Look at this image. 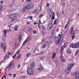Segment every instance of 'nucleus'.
<instances>
[{"instance_id": "774afa93", "label": "nucleus", "mask_w": 79, "mask_h": 79, "mask_svg": "<svg viewBox=\"0 0 79 79\" xmlns=\"http://www.w3.org/2000/svg\"><path fill=\"white\" fill-rule=\"evenodd\" d=\"M37 23H34V25H35V24H36Z\"/></svg>"}, {"instance_id": "423d86ee", "label": "nucleus", "mask_w": 79, "mask_h": 79, "mask_svg": "<svg viewBox=\"0 0 79 79\" xmlns=\"http://www.w3.org/2000/svg\"><path fill=\"white\" fill-rule=\"evenodd\" d=\"M26 6H27V7L28 9H31V8H32L34 7V5L32 3H31L27 4L26 5Z\"/></svg>"}, {"instance_id": "bf43d9fd", "label": "nucleus", "mask_w": 79, "mask_h": 79, "mask_svg": "<svg viewBox=\"0 0 79 79\" xmlns=\"http://www.w3.org/2000/svg\"><path fill=\"white\" fill-rule=\"evenodd\" d=\"M42 27H43V29H44H44H45V27L44 26H42Z\"/></svg>"}, {"instance_id": "2eb2a0df", "label": "nucleus", "mask_w": 79, "mask_h": 79, "mask_svg": "<svg viewBox=\"0 0 79 79\" xmlns=\"http://www.w3.org/2000/svg\"><path fill=\"white\" fill-rule=\"evenodd\" d=\"M27 6L26 5L25 6H24L23 9H22V11H25V10H27V9H28L27 7Z\"/></svg>"}, {"instance_id": "680f3d73", "label": "nucleus", "mask_w": 79, "mask_h": 79, "mask_svg": "<svg viewBox=\"0 0 79 79\" xmlns=\"http://www.w3.org/2000/svg\"><path fill=\"white\" fill-rule=\"evenodd\" d=\"M11 19L13 21H15V19Z\"/></svg>"}, {"instance_id": "c9c22d12", "label": "nucleus", "mask_w": 79, "mask_h": 79, "mask_svg": "<svg viewBox=\"0 0 79 79\" xmlns=\"http://www.w3.org/2000/svg\"><path fill=\"white\" fill-rule=\"evenodd\" d=\"M16 53L18 55H19V50H18L16 52Z\"/></svg>"}, {"instance_id": "3c124183", "label": "nucleus", "mask_w": 79, "mask_h": 79, "mask_svg": "<svg viewBox=\"0 0 79 79\" xmlns=\"http://www.w3.org/2000/svg\"><path fill=\"white\" fill-rule=\"evenodd\" d=\"M18 68H20V67H21V65L18 64Z\"/></svg>"}, {"instance_id": "7ed1b4c3", "label": "nucleus", "mask_w": 79, "mask_h": 79, "mask_svg": "<svg viewBox=\"0 0 79 79\" xmlns=\"http://www.w3.org/2000/svg\"><path fill=\"white\" fill-rule=\"evenodd\" d=\"M70 47H72V48H79V41L75 43L74 44H71L70 45Z\"/></svg>"}, {"instance_id": "9d476101", "label": "nucleus", "mask_w": 79, "mask_h": 79, "mask_svg": "<svg viewBox=\"0 0 79 79\" xmlns=\"http://www.w3.org/2000/svg\"><path fill=\"white\" fill-rule=\"evenodd\" d=\"M39 9H37L36 10L33 11L34 13H36V14H39Z\"/></svg>"}, {"instance_id": "0eeeda50", "label": "nucleus", "mask_w": 79, "mask_h": 79, "mask_svg": "<svg viewBox=\"0 0 79 79\" xmlns=\"http://www.w3.org/2000/svg\"><path fill=\"white\" fill-rule=\"evenodd\" d=\"M39 68H37V70L38 71H42V69H44V68H43V67H42V64H40L39 66Z\"/></svg>"}, {"instance_id": "c85d7f7f", "label": "nucleus", "mask_w": 79, "mask_h": 79, "mask_svg": "<svg viewBox=\"0 0 79 79\" xmlns=\"http://www.w3.org/2000/svg\"><path fill=\"white\" fill-rule=\"evenodd\" d=\"M27 39V41H28V40H31L32 39V38L31 37H28Z\"/></svg>"}, {"instance_id": "6ab92c4d", "label": "nucleus", "mask_w": 79, "mask_h": 79, "mask_svg": "<svg viewBox=\"0 0 79 79\" xmlns=\"http://www.w3.org/2000/svg\"><path fill=\"white\" fill-rule=\"evenodd\" d=\"M18 25H16L15 26V31H16L18 30Z\"/></svg>"}, {"instance_id": "393cba45", "label": "nucleus", "mask_w": 79, "mask_h": 79, "mask_svg": "<svg viewBox=\"0 0 79 79\" xmlns=\"http://www.w3.org/2000/svg\"><path fill=\"white\" fill-rule=\"evenodd\" d=\"M13 65V66H14V64H13V63L12 62H11L10 63V66H11L12 65Z\"/></svg>"}, {"instance_id": "09e8293b", "label": "nucleus", "mask_w": 79, "mask_h": 79, "mask_svg": "<svg viewBox=\"0 0 79 79\" xmlns=\"http://www.w3.org/2000/svg\"><path fill=\"white\" fill-rule=\"evenodd\" d=\"M47 7H48V6H49L50 5V4H48V3H47Z\"/></svg>"}, {"instance_id": "f8f14e48", "label": "nucleus", "mask_w": 79, "mask_h": 79, "mask_svg": "<svg viewBox=\"0 0 79 79\" xmlns=\"http://www.w3.org/2000/svg\"><path fill=\"white\" fill-rule=\"evenodd\" d=\"M30 66L32 68H34L35 66V62H33L32 63L30 64Z\"/></svg>"}, {"instance_id": "c756f323", "label": "nucleus", "mask_w": 79, "mask_h": 79, "mask_svg": "<svg viewBox=\"0 0 79 79\" xmlns=\"http://www.w3.org/2000/svg\"><path fill=\"white\" fill-rule=\"evenodd\" d=\"M67 53H68V54H71V51L69 50V51H67Z\"/></svg>"}, {"instance_id": "69168bd1", "label": "nucleus", "mask_w": 79, "mask_h": 79, "mask_svg": "<svg viewBox=\"0 0 79 79\" xmlns=\"http://www.w3.org/2000/svg\"><path fill=\"white\" fill-rule=\"evenodd\" d=\"M30 24V23L28 22L27 23V24Z\"/></svg>"}, {"instance_id": "e433bc0d", "label": "nucleus", "mask_w": 79, "mask_h": 79, "mask_svg": "<svg viewBox=\"0 0 79 79\" xmlns=\"http://www.w3.org/2000/svg\"><path fill=\"white\" fill-rule=\"evenodd\" d=\"M66 43H65L64 45L62 47H64V48H65V47H66Z\"/></svg>"}, {"instance_id": "20e7f679", "label": "nucleus", "mask_w": 79, "mask_h": 79, "mask_svg": "<svg viewBox=\"0 0 79 79\" xmlns=\"http://www.w3.org/2000/svg\"><path fill=\"white\" fill-rule=\"evenodd\" d=\"M27 72L29 75H33L32 69L30 68H28L27 69Z\"/></svg>"}, {"instance_id": "bb28decb", "label": "nucleus", "mask_w": 79, "mask_h": 79, "mask_svg": "<svg viewBox=\"0 0 79 79\" xmlns=\"http://www.w3.org/2000/svg\"><path fill=\"white\" fill-rule=\"evenodd\" d=\"M31 55V53H28L27 54L26 56L27 57H29V56Z\"/></svg>"}, {"instance_id": "8fccbe9b", "label": "nucleus", "mask_w": 79, "mask_h": 79, "mask_svg": "<svg viewBox=\"0 0 79 79\" xmlns=\"http://www.w3.org/2000/svg\"><path fill=\"white\" fill-rule=\"evenodd\" d=\"M7 54H8V55H9L8 56H9V55H10V54H11V53H10V52H7Z\"/></svg>"}, {"instance_id": "a18cd8bd", "label": "nucleus", "mask_w": 79, "mask_h": 79, "mask_svg": "<svg viewBox=\"0 0 79 79\" xmlns=\"http://www.w3.org/2000/svg\"><path fill=\"white\" fill-rule=\"evenodd\" d=\"M44 52H44L43 51L41 52V53H39V54H44Z\"/></svg>"}, {"instance_id": "2f4dec72", "label": "nucleus", "mask_w": 79, "mask_h": 79, "mask_svg": "<svg viewBox=\"0 0 79 79\" xmlns=\"http://www.w3.org/2000/svg\"><path fill=\"white\" fill-rule=\"evenodd\" d=\"M7 56H8V55L6 54L5 55V56L4 57V60L6 59V57H7Z\"/></svg>"}, {"instance_id": "ea45409f", "label": "nucleus", "mask_w": 79, "mask_h": 79, "mask_svg": "<svg viewBox=\"0 0 79 79\" xmlns=\"http://www.w3.org/2000/svg\"><path fill=\"white\" fill-rule=\"evenodd\" d=\"M33 34H36V33H37V31H35L33 32Z\"/></svg>"}, {"instance_id": "a211bd4d", "label": "nucleus", "mask_w": 79, "mask_h": 79, "mask_svg": "<svg viewBox=\"0 0 79 79\" xmlns=\"http://www.w3.org/2000/svg\"><path fill=\"white\" fill-rule=\"evenodd\" d=\"M13 16L14 18H15L16 16L15 14H11L10 15V16Z\"/></svg>"}, {"instance_id": "6e6552de", "label": "nucleus", "mask_w": 79, "mask_h": 79, "mask_svg": "<svg viewBox=\"0 0 79 79\" xmlns=\"http://www.w3.org/2000/svg\"><path fill=\"white\" fill-rule=\"evenodd\" d=\"M28 30V33H32L33 32V29H32V28L31 27H29Z\"/></svg>"}, {"instance_id": "603ef678", "label": "nucleus", "mask_w": 79, "mask_h": 79, "mask_svg": "<svg viewBox=\"0 0 79 79\" xmlns=\"http://www.w3.org/2000/svg\"><path fill=\"white\" fill-rule=\"evenodd\" d=\"M1 3V4H3V2L2 1H1L0 2Z\"/></svg>"}, {"instance_id": "79ce46f5", "label": "nucleus", "mask_w": 79, "mask_h": 79, "mask_svg": "<svg viewBox=\"0 0 79 79\" xmlns=\"http://www.w3.org/2000/svg\"><path fill=\"white\" fill-rule=\"evenodd\" d=\"M26 1L28 2H31V0H26Z\"/></svg>"}, {"instance_id": "473e14b6", "label": "nucleus", "mask_w": 79, "mask_h": 79, "mask_svg": "<svg viewBox=\"0 0 79 79\" xmlns=\"http://www.w3.org/2000/svg\"><path fill=\"white\" fill-rule=\"evenodd\" d=\"M54 19H55V15H54L53 14L52 17V20Z\"/></svg>"}, {"instance_id": "f3484780", "label": "nucleus", "mask_w": 79, "mask_h": 79, "mask_svg": "<svg viewBox=\"0 0 79 79\" xmlns=\"http://www.w3.org/2000/svg\"><path fill=\"white\" fill-rule=\"evenodd\" d=\"M5 45V44L3 43H1V46L2 48H3L4 47V46Z\"/></svg>"}, {"instance_id": "9b49d317", "label": "nucleus", "mask_w": 79, "mask_h": 79, "mask_svg": "<svg viewBox=\"0 0 79 79\" xmlns=\"http://www.w3.org/2000/svg\"><path fill=\"white\" fill-rule=\"evenodd\" d=\"M33 53H35L38 55L39 53V50L38 49H35L33 51Z\"/></svg>"}, {"instance_id": "4468645a", "label": "nucleus", "mask_w": 79, "mask_h": 79, "mask_svg": "<svg viewBox=\"0 0 79 79\" xmlns=\"http://www.w3.org/2000/svg\"><path fill=\"white\" fill-rule=\"evenodd\" d=\"M19 40L20 42H21V40H22V36L21 35H20L19 37Z\"/></svg>"}, {"instance_id": "58836bf2", "label": "nucleus", "mask_w": 79, "mask_h": 79, "mask_svg": "<svg viewBox=\"0 0 79 79\" xmlns=\"http://www.w3.org/2000/svg\"><path fill=\"white\" fill-rule=\"evenodd\" d=\"M12 25H13V24H11L8 26L9 27L10 29V26H12Z\"/></svg>"}, {"instance_id": "5fc2aeb1", "label": "nucleus", "mask_w": 79, "mask_h": 79, "mask_svg": "<svg viewBox=\"0 0 79 79\" xmlns=\"http://www.w3.org/2000/svg\"><path fill=\"white\" fill-rule=\"evenodd\" d=\"M58 36H59V38H60V39H61V34H59V35H58Z\"/></svg>"}, {"instance_id": "412c9836", "label": "nucleus", "mask_w": 79, "mask_h": 79, "mask_svg": "<svg viewBox=\"0 0 79 79\" xmlns=\"http://www.w3.org/2000/svg\"><path fill=\"white\" fill-rule=\"evenodd\" d=\"M42 48H44L46 47V44H43L42 45Z\"/></svg>"}, {"instance_id": "4d7b16f0", "label": "nucleus", "mask_w": 79, "mask_h": 79, "mask_svg": "<svg viewBox=\"0 0 79 79\" xmlns=\"http://www.w3.org/2000/svg\"><path fill=\"white\" fill-rule=\"evenodd\" d=\"M2 7H0V12H1V11H2Z\"/></svg>"}, {"instance_id": "39448f33", "label": "nucleus", "mask_w": 79, "mask_h": 79, "mask_svg": "<svg viewBox=\"0 0 79 79\" xmlns=\"http://www.w3.org/2000/svg\"><path fill=\"white\" fill-rule=\"evenodd\" d=\"M61 39V37H58L55 39V42L56 45H58L60 43V41Z\"/></svg>"}, {"instance_id": "4c0bfd02", "label": "nucleus", "mask_w": 79, "mask_h": 79, "mask_svg": "<svg viewBox=\"0 0 79 79\" xmlns=\"http://www.w3.org/2000/svg\"><path fill=\"white\" fill-rule=\"evenodd\" d=\"M20 57H21V54L19 55V56L18 57H17V59L19 60V58H20Z\"/></svg>"}, {"instance_id": "f704fd0d", "label": "nucleus", "mask_w": 79, "mask_h": 79, "mask_svg": "<svg viewBox=\"0 0 79 79\" xmlns=\"http://www.w3.org/2000/svg\"><path fill=\"white\" fill-rule=\"evenodd\" d=\"M79 52V50H77L75 53V55H77L78 54V52Z\"/></svg>"}, {"instance_id": "5701e85b", "label": "nucleus", "mask_w": 79, "mask_h": 79, "mask_svg": "<svg viewBox=\"0 0 79 79\" xmlns=\"http://www.w3.org/2000/svg\"><path fill=\"white\" fill-rule=\"evenodd\" d=\"M27 41H28L27 40V39H26L25 40V41H24V42L23 43V45H24V44H26V42H27Z\"/></svg>"}, {"instance_id": "f257e3e1", "label": "nucleus", "mask_w": 79, "mask_h": 79, "mask_svg": "<svg viewBox=\"0 0 79 79\" xmlns=\"http://www.w3.org/2000/svg\"><path fill=\"white\" fill-rule=\"evenodd\" d=\"M74 64L70 63L68 64V67L65 70V72L66 74H69L70 71L71 69V68L74 66Z\"/></svg>"}, {"instance_id": "338daca9", "label": "nucleus", "mask_w": 79, "mask_h": 79, "mask_svg": "<svg viewBox=\"0 0 79 79\" xmlns=\"http://www.w3.org/2000/svg\"><path fill=\"white\" fill-rule=\"evenodd\" d=\"M4 77L2 76V77L1 79H3Z\"/></svg>"}, {"instance_id": "f03ea898", "label": "nucleus", "mask_w": 79, "mask_h": 79, "mask_svg": "<svg viewBox=\"0 0 79 79\" xmlns=\"http://www.w3.org/2000/svg\"><path fill=\"white\" fill-rule=\"evenodd\" d=\"M74 27H71L70 28V35H72L71 39L73 40L74 39V37H75V33H73L74 31Z\"/></svg>"}, {"instance_id": "49530a36", "label": "nucleus", "mask_w": 79, "mask_h": 79, "mask_svg": "<svg viewBox=\"0 0 79 79\" xmlns=\"http://www.w3.org/2000/svg\"><path fill=\"white\" fill-rule=\"evenodd\" d=\"M29 18H30V19L31 20H32V16H31L30 17H29Z\"/></svg>"}, {"instance_id": "864d4df0", "label": "nucleus", "mask_w": 79, "mask_h": 79, "mask_svg": "<svg viewBox=\"0 0 79 79\" xmlns=\"http://www.w3.org/2000/svg\"><path fill=\"white\" fill-rule=\"evenodd\" d=\"M16 74H13V77H16Z\"/></svg>"}, {"instance_id": "c03bdc74", "label": "nucleus", "mask_w": 79, "mask_h": 79, "mask_svg": "<svg viewBox=\"0 0 79 79\" xmlns=\"http://www.w3.org/2000/svg\"><path fill=\"white\" fill-rule=\"evenodd\" d=\"M11 68V65H9L8 66V68L9 69H10Z\"/></svg>"}, {"instance_id": "0e129e2a", "label": "nucleus", "mask_w": 79, "mask_h": 79, "mask_svg": "<svg viewBox=\"0 0 79 79\" xmlns=\"http://www.w3.org/2000/svg\"><path fill=\"white\" fill-rule=\"evenodd\" d=\"M39 21V23H40V24H42V23L40 22V19Z\"/></svg>"}, {"instance_id": "a19ab883", "label": "nucleus", "mask_w": 79, "mask_h": 79, "mask_svg": "<svg viewBox=\"0 0 79 79\" xmlns=\"http://www.w3.org/2000/svg\"><path fill=\"white\" fill-rule=\"evenodd\" d=\"M16 54H15V55L12 57L13 58H15L16 57Z\"/></svg>"}, {"instance_id": "1a4fd4ad", "label": "nucleus", "mask_w": 79, "mask_h": 79, "mask_svg": "<svg viewBox=\"0 0 79 79\" xmlns=\"http://www.w3.org/2000/svg\"><path fill=\"white\" fill-rule=\"evenodd\" d=\"M64 48V46H62L60 50V54H61V55H63V50Z\"/></svg>"}, {"instance_id": "aec40b11", "label": "nucleus", "mask_w": 79, "mask_h": 79, "mask_svg": "<svg viewBox=\"0 0 79 79\" xmlns=\"http://www.w3.org/2000/svg\"><path fill=\"white\" fill-rule=\"evenodd\" d=\"M76 77L77 78H79V73H76Z\"/></svg>"}, {"instance_id": "37998d69", "label": "nucleus", "mask_w": 79, "mask_h": 79, "mask_svg": "<svg viewBox=\"0 0 79 79\" xmlns=\"http://www.w3.org/2000/svg\"><path fill=\"white\" fill-rule=\"evenodd\" d=\"M14 18H15V20H17V21H18V19H17V18L16 17H14Z\"/></svg>"}, {"instance_id": "ddd939ff", "label": "nucleus", "mask_w": 79, "mask_h": 79, "mask_svg": "<svg viewBox=\"0 0 79 79\" xmlns=\"http://www.w3.org/2000/svg\"><path fill=\"white\" fill-rule=\"evenodd\" d=\"M3 31L4 33V36L5 37H6V32H9V30L8 29H7L6 30H4Z\"/></svg>"}, {"instance_id": "6e6d98bb", "label": "nucleus", "mask_w": 79, "mask_h": 79, "mask_svg": "<svg viewBox=\"0 0 79 79\" xmlns=\"http://www.w3.org/2000/svg\"><path fill=\"white\" fill-rule=\"evenodd\" d=\"M62 62H64V59H62Z\"/></svg>"}, {"instance_id": "e2e57ef3", "label": "nucleus", "mask_w": 79, "mask_h": 79, "mask_svg": "<svg viewBox=\"0 0 79 79\" xmlns=\"http://www.w3.org/2000/svg\"><path fill=\"white\" fill-rule=\"evenodd\" d=\"M4 78H5V79H6V75H5L4 76Z\"/></svg>"}, {"instance_id": "7c9ffc66", "label": "nucleus", "mask_w": 79, "mask_h": 79, "mask_svg": "<svg viewBox=\"0 0 79 79\" xmlns=\"http://www.w3.org/2000/svg\"><path fill=\"white\" fill-rule=\"evenodd\" d=\"M45 56H43L42 57H41V58L40 59V60H42L43 59H44L45 58Z\"/></svg>"}, {"instance_id": "72a5a7b5", "label": "nucleus", "mask_w": 79, "mask_h": 79, "mask_svg": "<svg viewBox=\"0 0 79 79\" xmlns=\"http://www.w3.org/2000/svg\"><path fill=\"white\" fill-rule=\"evenodd\" d=\"M6 46L5 45L4 48H3V50L5 52H6V51H5V49H6Z\"/></svg>"}, {"instance_id": "de8ad7c7", "label": "nucleus", "mask_w": 79, "mask_h": 79, "mask_svg": "<svg viewBox=\"0 0 79 79\" xmlns=\"http://www.w3.org/2000/svg\"><path fill=\"white\" fill-rule=\"evenodd\" d=\"M65 4H66V3H64V2H63V3H62V5H63V6H64Z\"/></svg>"}, {"instance_id": "13d9d810", "label": "nucleus", "mask_w": 79, "mask_h": 79, "mask_svg": "<svg viewBox=\"0 0 79 79\" xmlns=\"http://www.w3.org/2000/svg\"><path fill=\"white\" fill-rule=\"evenodd\" d=\"M42 33L43 34H45V32H44V31H42Z\"/></svg>"}, {"instance_id": "052dcab7", "label": "nucleus", "mask_w": 79, "mask_h": 79, "mask_svg": "<svg viewBox=\"0 0 79 79\" xmlns=\"http://www.w3.org/2000/svg\"><path fill=\"white\" fill-rule=\"evenodd\" d=\"M40 24H39V23H38V27H39V28H40Z\"/></svg>"}, {"instance_id": "cd10ccee", "label": "nucleus", "mask_w": 79, "mask_h": 79, "mask_svg": "<svg viewBox=\"0 0 79 79\" xmlns=\"http://www.w3.org/2000/svg\"><path fill=\"white\" fill-rule=\"evenodd\" d=\"M68 23H69V21L68 22V23L66 24V25L65 26L64 29H66L67 28V27L68 26Z\"/></svg>"}, {"instance_id": "a878e982", "label": "nucleus", "mask_w": 79, "mask_h": 79, "mask_svg": "<svg viewBox=\"0 0 79 79\" xmlns=\"http://www.w3.org/2000/svg\"><path fill=\"white\" fill-rule=\"evenodd\" d=\"M56 21H57V19H56L55 20L54 23V25H56Z\"/></svg>"}, {"instance_id": "4be33fe9", "label": "nucleus", "mask_w": 79, "mask_h": 79, "mask_svg": "<svg viewBox=\"0 0 79 79\" xmlns=\"http://www.w3.org/2000/svg\"><path fill=\"white\" fill-rule=\"evenodd\" d=\"M44 16V14H41L39 16V18H41L42 16Z\"/></svg>"}, {"instance_id": "dca6fc26", "label": "nucleus", "mask_w": 79, "mask_h": 79, "mask_svg": "<svg viewBox=\"0 0 79 79\" xmlns=\"http://www.w3.org/2000/svg\"><path fill=\"white\" fill-rule=\"evenodd\" d=\"M53 27V24H49L48 26V27L51 29Z\"/></svg>"}, {"instance_id": "b1692460", "label": "nucleus", "mask_w": 79, "mask_h": 79, "mask_svg": "<svg viewBox=\"0 0 79 79\" xmlns=\"http://www.w3.org/2000/svg\"><path fill=\"white\" fill-rule=\"evenodd\" d=\"M55 55H56V53H54L52 55V58H54L55 56Z\"/></svg>"}]
</instances>
